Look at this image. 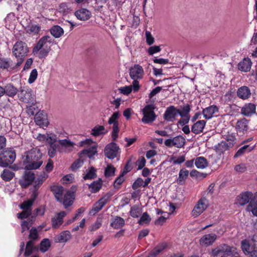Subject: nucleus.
<instances>
[{
	"label": "nucleus",
	"mask_w": 257,
	"mask_h": 257,
	"mask_svg": "<svg viewBox=\"0 0 257 257\" xmlns=\"http://www.w3.org/2000/svg\"><path fill=\"white\" fill-rule=\"evenodd\" d=\"M43 154L38 148H33L26 152L22 156V162L27 170H36L43 164Z\"/></svg>",
	"instance_id": "1"
},
{
	"label": "nucleus",
	"mask_w": 257,
	"mask_h": 257,
	"mask_svg": "<svg viewBox=\"0 0 257 257\" xmlns=\"http://www.w3.org/2000/svg\"><path fill=\"white\" fill-rule=\"evenodd\" d=\"M53 40L49 36L42 37L37 43L33 49V53L35 55L38 53V57L40 59L45 58L50 51V47H44L47 43L51 44Z\"/></svg>",
	"instance_id": "2"
},
{
	"label": "nucleus",
	"mask_w": 257,
	"mask_h": 257,
	"mask_svg": "<svg viewBox=\"0 0 257 257\" xmlns=\"http://www.w3.org/2000/svg\"><path fill=\"white\" fill-rule=\"evenodd\" d=\"M13 54L17 59L16 66H20L29 52L27 44L22 41H17L13 46Z\"/></svg>",
	"instance_id": "3"
},
{
	"label": "nucleus",
	"mask_w": 257,
	"mask_h": 257,
	"mask_svg": "<svg viewBox=\"0 0 257 257\" xmlns=\"http://www.w3.org/2000/svg\"><path fill=\"white\" fill-rule=\"evenodd\" d=\"M214 257H242L237 252L235 247L223 244L212 251Z\"/></svg>",
	"instance_id": "4"
},
{
	"label": "nucleus",
	"mask_w": 257,
	"mask_h": 257,
	"mask_svg": "<svg viewBox=\"0 0 257 257\" xmlns=\"http://www.w3.org/2000/svg\"><path fill=\"white\" fill-rule=\"evenodd\" d=\"M154 102V100L151 101V104L146 105L142 109L143 116L142 121L145 124L152 123L157 118V116L154 112L156 108Z\"/></svg>",
	"instance_id": "5"
},
{
	"label": "nucleus",
	"mask_w": 257,
	"mask_h": 257,
	"mask_svg": "<svg viewBox=\"0 0 257 257\" xmlns=\"http://www.w3.org/2000/svg\"><path fill=\"white\" fill-rule=\"evenodd\" d=\"M257 199V192L253 194L251 191H244L240 193L236 197V203L244 206L248 203L247 206L251 205L252 200Z\"/></svg>",
	"instance_id": "6"
},
{
	"label": "nucleus",
	"mask_w": 257,
	"mask_h": 257,
	"mask_svg": "<svg viewBox=\"0 0 257 257\" xmlns=\"http://www.w3.org/2000/svg\"><path fill=\"white\" fill-rule=\"evenodd\" d=\"M16 153L13 149L7 150L0 154V166L7 167L12 164L16 159Z\"/></svg>",
	"instance_id": "7"
},
{
	"label": "nucleus",
	"mask_w": 257,
	"mask_h": 257,
	"mask_svg": "<svg viewBox=\"0 0 257 257\" xmlns=\"http://www.w3.org/2000/svg\"><path fill=\"white\" fill-rule=\"evenodd\" d=\"M112 142L106 145L104 149V154L106 157L113 160L119 156L120 149L118 145L112 140Z\"/></svg>",
	"instance_id": "8"
},
{
	"label": "nucleus",
	"mask_w": 257,
	"mask_h": 257,
	"mask_svg": "<svg viewBox=\"0 0 257 257\" xmlns=\"http://www.w3.org/2000/svg\"><path fill=\"white\" fill-rule=\"evenodd\" d=\"M208 200L205 197H202L198 200L194 206L191 214L194 218L201 214L208 207Z\"/></svg>",
	"instance_id": "9"
},
{
	"label": "nucleus",
	"mask_w": 257,
	"mask_h": 257,
	"mask_svg": "<svg viewBox=\"0 0 257 257\" xmlns=\"http://www.w3.org/2000/svg\"><path fill=\"white\" fill-rule=\"evenodd\" d=\"M120 115L118 111L114 112L108 119V123L112 124V131L111 132V138L113 141H116L118 137L119 128L118 127V119Z\"/></svg>",
	"instance_id": "10"
},
{
	"label": "nucleus",
	"mask_w": 257,
	"mask_h": 257,
	"mask_svg": "<svg viewBox=\"0 0 257 257\" xmlns=\"http://www.w3.org/2000/svg\"><path fill=\"white\" fill-rule=\"evenodd\" d=\"M186 143L185 138L179 135L174 137L173 139H168L165 140L164 144L166 146L171 148L175 147L177 148H182Z\"/></svg>",
	"instance_id": "11"
},
{
	"label": "nucleus",
	"mask_w": 257,
	"mask_h": 257,
	"mask_svg": "<svg viewBox=\"0 0 257 257\" xmlns=\"http://www.w3.org/2000/svg\"><path fill=\"white\" fill-rule=\"evenodd\" d=\"M48 177V174L45 172H43L37 177V179L33 181V186L31 188L32 194H36L38 197L39 195L38 190Z\"/></svg>",
	"instance_id": "12"
},
{
	"label": "nucleus",
	"mask_w": 257,
	"mask_h": 257,
	"mask_svg": "<svg viewBox=\"0 0 257 257\" xmlns=\"http://www.w3.org/2000/svg\"><path fill=\"white\" fill-rule=\"evenodd\" d=\"M179 115L178 108L174 105H170L167 107L164 114L163 118L167 122H174L176 117Z\"/></svg>",
	"instance_id": "13"
},
{
	"label": "nucleus",
	"mask_w": 257,
	"mask_h": 257,
	"mask_svg": "<svg viewBox=\"0 0 257 257\" xmlns=\"http://www.w3.org/2000/svg\"><path fill=\"white\" fill-rule=\"evenodd\" d=\"M20 100L25 103H33L34 95L31 89H21L18 94Z\"/></svg>",
	"instance_id": "14"
},
{
	"label": "nucleus",
	"mask_w": 257,
	"mask_h": 257,
	"mask_svg": "<svg viewBox=\"0 0 257 257\" xmlns=\"http://www.w3.org/2000/svg\"><path fill=\"white\" fill-rule=\"evenodd\" d=\"M144 74L143 67L139 64H135L130 69V75L132 79H141L143 78Z\"/></svg>",
	"instance_id": "15"
},
{
	"label": "nucleus",
	"mask_w": 257,
	"mask_h": 257,
	"mask_svg": "<svg viewBox=\"0 0 257 257\" xmlns=\"http://www.w3.org/2000/svg\"><path fill=\"white\" fill-rule=\"evenodd\" d=\"M111 195V194H107L105 196L100 199L93 205L91 212L94 214L99 212L107 203Z\"/></svg>",
	"instance_id": "16"
},
{
	"label": "nucleus",
	"mask_w": 257,
	"mask_h": 257,
	"mask_svg": "<svg viewBox=\"0 0 257 257\" xmlns=\"http://www.w3.org/2000/svg\"><path fill=\"white\" fill-rule=\"evenodd\" d=\"M217 235L214 233H209L203 235L199 240L200 244L208 246L212 245L216 240Z\"/></svg>",
	"instance_id": "17"
},
{
	"label": "nucleus",
	"mask_w": 257,
	"mask_h": 257,
	"mask_svg": "<svg viewBox=\"0 0 257 257\" xmlns=\"http://www.w3.org/2000/svg\"><path fill=\"white\" fill-rule=\"evenodd\" d=\"M35 121L37 125L41 127L47 126L49 123L47 115L43 111H39L36 114Z\"/></svg>",
	"instance_id": "18"
},
{
	"label": "nucleus",
	"mask_w": 257,
	"mask_h": 257,
	"mask_svg": "<svg viewBox=\"0 0 257 257\" xmlns=\"http://www.w3.org/2000/svg\"><path fill=\"white\" fill-rule=\"evenodd\" d=\"M74 15L77 19L80 21H85L90 18L91 13L87 9L81 8L77 10L75 12Z\"/></svg>",
	"instance_id": "19"
},
{
	"label": "nucleus",
	"mask_w": 257,
	"mask_h": 257,
	"mask_svg": "<svg viewBox=\"0 0 257 257\" xmlns=\"http://www.w3.org/2000/svg\"><path fill=\"white\" fill-rule=\"evenodd\" d=\"M252 62L250 58L247 57L244 58L240 61L238 65V69L241 71L247 72L250 71Z\"/></svg>",
	"instance_id": "20"
},
{
	"label": "nucleus",
	"mask_w": 257,
	"mask_h": 257,
	"mask_svg": "<svg viewBox=\"0 0 257 257\" xmlns=\"http://www.w3.org/2000/svg\"><path fill=\"white\" fill-rule=\"evenodd\" d=\"M66 213L64 211H62L57 214L56 217H53L51 219L52 226L54 228H58L63 222V218Z\"/></svg>",
	"instance_id": "21"
},
{
	"label": "nucleus",
	"mask_w": 257,
	"mask_h": 257,
	"mask_svg": "<svg viewBox=\"0 0 257 257\" xmlns=\"http://www.w3.org/2000/svg\"><path fill=\"white\" fill-rule=\"evenodd\" d=\"M256 106L252 103L245 104L241 109V113L245 116H250L255 112Z\"/></svg>",
	"instance_id": "22"
},
{
	"label": "nucleus",
	"mask_w": 257,
	"mask_h": 257,
	"mask_svg": "<svg viewBox=\"0 0 257 257\" xmlns=\"http://www.w3.org/2000/svg\"><path fill=\"white\" fill-rule=\"evenodd\" d=\"M218 110L219 109L216 105H212L203 109L202 114L206 119H209L212 118L213 114Z\"/></svg>",
	"instance_id": "23"
},
{
	"label": "nucleus",
	"mask_w": 257,
	"mask_h": 257,
	"mask_svg": "<svg viewBox=\"0 0 257 257\" xmlns=\"http://www.w3.org/2000/svg\"><path fill=\"white\" fill-rule=\"evenodd\" d=\"M12 61L10 59L0 57V69L8 70L9 68L14 69L19 66H16V64L13 65Z\"/></svg>",
	"instance_id": "24"
},
{
	"label": "nucleus",
	"mask_w": 257,
	"mask_h": 257,
	"mask_svg": "<svg viewBox=\"0 0 257 257\" xmlns=\"http://www.w3.org/2000/svg\"><path fill=\"white\" fill-rule=\"evenodd\" d=\"M248 120L245 118H242L238 120L235 125V128L237 131L242 133L247 132L248 129Z\"/></svg>",
	"instance_id": "25"
},
{
	"label": "nucleus",
	"mask_w": 257,
	"mask_h": 257,
	"mask_svg": "<svg viewBox=\"0 0 257 257\" xmlns=\"http://www.w3.org/2000/svg\"><path fill=\"white\" fill-rule=\"evenodd\" d=\"M5 94L11 97H14L18 93V89L12 83L7 84L4 87Z\"/></svg>",
	"instance_id": "26"
},
{
	"label": "nucleus",
	"mask_w": 257,
	"mask_h": 257,
	"mask_svg": "<svg viewBox=\"0 0 257 257\" xmlns=\"http://www.w3.org/2000/svg\"><path fill=\"white\" fill-rule=\"evenodd\" d=\"M206 122V121L204 120L197 121L192 126V132L196 135L202 133L205 126Z\"/></svg>",
	"instance_id": "27"
},
{
	"label": "nucleus",
	"mask_w": 257,
	"mask_h": 257,
	"mask_svg": "<svg viewBox=\"0 0 257 257\" xmlns=\"http://www.w3.org/2000/svg\"><path fill=\"white\" fill-rule=\"evenodd\" d=\"M74 199V193L70 191H68L64 195V199H62V202L61 203H63L65 208H67L73 204Z\"/></svg>",
	"instance_id": "28"
},
{
	"label": "nucleus",
	"mask_w": 257,
	"mask_h": 257,
	"mask_svg": "<svg viewBox=\"0 0 257 257\" xmlns=\"http://www.w3.org/2000/svg\"><path fill=\"white\" fill-rule=\"evenodd\" d=\"M51 191L53 192L57 201L62 202L64 188L60 186H53L51 187Z\"/></svg>",
	"instance_id": "29"
},
{
	"label": "nucleus",
	"mask_w": 257,
	"mask_h": 257,
	"mask_svg": "<svg viewBox=\"0 0 257 257\" xmlns=\"http://www.w3.org/2000/svg\"><path fill=\"white\" fill-rule=\"evenodd\" d=\"M37 198V194H31L30 199L24 201L20 204V208L25 210H31L32 212V206Z\"/></svg>",
	"instance_id": "30"
},
{
	"label": "nucleus",
	"mask_w": 257,
	"mask_h": 257,
	"mask_svg": "<svg viewBox=\"0 0 257 257\" xmlns=\"http://www.w3.org/2000/svg\"><path fill=\"white\" fill-rule=\"evenodd\" d=\"M167 246L166 242H163L157 245L148 254V257H155L161 253Z\"/></svg>",
	"instance_id": "31"
},
{
	"label": "nucleus",
	"mask_w": 257,
	"mask_h": 257,
	"mask_svg": "<svg viewBox=\"0 0 257 257\" xmlns=\"http://www.w3.org/2000/svg\"><path fill=\"white\" fill-rule=\"evenodd\" d=\"M237 95L238 97L242 99H245L250 97L251 95L250 90L248 87L243 86L238 89Z\"/></svg>",
	"instance_id": "32"
},
{
	"label": "nucleus",
	"mask_w": 257,
	"mask_h": 257,
	"mask_svg": "<svg viewBox=\"0 0 257 257\" xmlns=\"http://www.w3.org/2000/svg\"><path fill=\"white\" fill-rule=\"evenodd\" d=\"M125 224V221L123 218L120 216H115L110 224V226L115 229L122 228Z\"/></svg>",
	"instance_id": "33"
},
{
	"label": "nucleus",
	"mask_w": 257,
	"mask_h": 257,
	"mask_svg": "<svg viewBox=\"0 0 257 257\" xmlns=\"http://www.w3.org/2000/svg\"><path fill=\"white\" fill-rule=\"evenodd\" d=\"M107 133V131L104 126L100 125H95L92 130L91 135L93 137H96L101 135L103 136Z\"/></svg>",
	"instance_id": "34"
},
{
	"label": "nucleus",
	"mask_w": 257,
	"mask_h": 257,
	"mask_svg": "<svg viewBox=\"0 0 257 257\" xmlns=\"http://www.w3.org/2000/svg\"><path fill=\"white\" fill-rule=\"evenodd\" d=\"M241 248L244 254L246 255H248L250 252L255 249V247L250 245L248 240L243 239L241 241Z\"/></svg>",
	"instance_id": "35"
},
{
	"label": "nucleus",
	"mask_w": 257,
	"mask_h": 257,
	"mask_svg": "<svg viewBox=\"0 0 257 257\" xmlns=\"http://www.w3.org/2000/svg\"><path fill=\"white\" fill-rule=\"evenodd\" d=\"M27 33L33 35H38L41 30L39 25L29 24L25 28Z\"/></svg>",
	"instance_id": "36"
},
{
	"label": "nucleus",
	"mask_w": 257,
	"mask_h": 257,
	"mask_svg": "<svg viewBox=\"0 0 257 257\" xmlns=\"http://www.w3.org/2000/svg\"><path fill=\"white\" fill-rule=\"evenodd\" d=\"M102 185V181L99 179L96 181H93L88 186L90 191L92 193L97 192L101 188Z\"/></svg>",
	"instance_id": "37"
},
{
	"label": "nucleus",
	"mask_w": 257,
	"mask_h": 257,
	"mask_svg": "<svg viewBox=\"0 0 257 257\" xmlns=\"http://www.w3.org/2000/svg\"><path fill=\"white\" fill-rule=\"evenodd\" d=\"M255 145L250 146L248 145H244L243 147H241L235 154L234 157L237 158L238 157L241 156L245 152H250L252 151L254 148Z\"/></svg>",
	"instance_id": "38"
},
{
	"label": "nucleus",
	"mask_w": 257,
	"mask_h": 257,
	"mask_svg": "<svg viewBox=\"0 0 257 257\" xmlns=\"http://www.w3.org/2000/svg\"><path fill=\"white\" fill-rule=\"evenodd\" d=\"M50 33L55 38H60L64 34L63 29L58 25H55L50 30Z\"/></svg>",
	"instance_id": "39"
},
{
	"label": "nucleus",
	"mask_w": 257,
	"mask_h": 257,
	"mask_svg": "<svg viewBox=\"0 0 257 257\" xmlns=\"http://www.w3.org/2000/svg\"><path fill=\"white\" fill-rule=\"evenodd\" d=\"M23 178L27 185L32 184L35 178V175L34 172L31 170H27L25 171Z\"/></svg>",
	"instance_id": "40"
},
{
	"label": "nucleus",
	"mask_w": 257,
	"mask_h": 257,
	"mask_svg": "<svg viewBox=\"0 0 257 257\" xmlns=\"http://www.w3.org/2000/svg\"><path fill=\"white\" fill-rule=\"evenodd\" d=\"M189 175V171L185 169H182L180 170L179 177L177 179V183L179 185L184 184L185 180Z\"/></svg>",
	"instance_id": "41"
},
{
	"label": "nucleus",
	"mask_w": 257,
	"mask_h": 257,
	"mask_svg": "<svg viewBox=\"0 0 257 257\" xmlns=\"http://www.w3.org/2000/svg\"><path fill=\"white\" fill-rule=\"evenodd\" d=\"M195 164L198 169H204L208 166V162L204 157H199L196 159Z\"/></svg>",
	"instance_id": "42"
},
{
	"label": "nucleus",
	"mask_w": 257,
	"mask_h": 257,
	"mask_svg": "<svg viewBox=\"0 0 257 257\" xmlns=\"http://www.w3.org/2000/svg\"><path fill=\"white\" fill-rule=\"evenodd\" d=\"M224 139L229 147L231 148H232L235 144L236 138L233 133L227 132V133L224 136Z\"/></svg>",
	"instance_id": "43"
},
{
	"label": "nucleus",
	"mask_w": 257,
	"mask_h": 257,
	"mask_svg": "<svg viewBox=\"0 0 257 257\" xmlns=\"http://www.w3.org/2000/svg\"><path fill=\"white\" fill-rule=\"evenodd\" d=\"M97 148L96 146H92L87 149L82 150L80 154L86 155L89 158H91L97 153Z\"/></svg>",
	"instance_id": "44"
},
{
	"label": "nucleus",
	"mask_w": 257,
	"mask_h": 257,
	"mask_svg": "<svg viewBox=\"0 0 257 257\" xmlns=\"http://www.w3.org/2000/svg\"><path fill=\"white\" fill-rule=\"evenodd\" d=\"M59 147V146L58 144L51 143L50 145H49L48 147V153L50 158H53L56 156Z\"/></svg>",
	"instance_id": "45"
},
{
	"label": "nucleus",
	"mask_w": 257,
	"mask_h": 257,
	"mask_svg": "<svg viewBox=\"0 0 257 257\" xmlns=\"http://www.w3.org/2000/svg\"><path fill=\"white\" fill-rule=\"evenodd\" d=\"M71 234L69 231L65 230L62 231L57 237L59 242H66L71 238Z\"/></svg>",
	"instance_id": "46"
},
{
	"label": "nucleus",
	"mask_w": 257,
	"mask_h": 257,
	"mask_svg": "<svg viewBox=\"0 0 257 257\" xmlns=\"http://www.w3.org/2000/svg\"><path fill=\"white\" fill-rule=\"evenodd\" d=\"M178 114L180 116H190L189 112L191 111V105L188 104H185L181 107V109H178Z\"/></svg>",
	"instance_id": "47"
},
{
	"label": "nucleus",
	"mask_w": 257,
	"mask_h": 257,
	"mask_svg": "<svg viewBox=\"0 0 257 257\" xmlns=\"http://www.w3.org/2000/svg\"><path fill=\"white\" fill-rule=\"evenodd\" d=\"M230 148H231L229 147L228 145L226 143V142L224 141H222L220 143L218 144L217 145L215 146L216 151L219 153H223Z\"/></svg>",
	"instance_id": "48"
},
{
	"label": "nucleus",
	"mask_w": 257,
	"mask_h": 257,
	"mask_svg": "<svg viewBox=\"0 0 257 257\" xmlns=\"http://www.w3.org/2000/svg\"><path fill=\"white\" fill-rule=\"evenodd\" d=\"M14 176V173L8 169H5L1 175V178L5 181H11Z\"/></svg>",
	"instance_id": "49"
},
{
	"label": "nucleus",
	"mask_w": 257,
	"mask_h": 257,
	"mask_svg": "<svg viewBox=\"0 0 257 257\" xmlns=\"http://www.w3.org/2000/svg\"><path fill=\"white\" fill-rule=\"evenodd\" d=\"M141 213L142 209L137 205L131 207L130 211V214L133 218H138Z\"/></svg>",
	"instance_id": "50"
},
{
	"label": "nucleus",
	"mask_w": 257,
	"mask_h": 257,
	"mask_svg": "<svg viewBox=\"0 0 257 257\" xmlns=\"http://www.w3.org/2000/svg\"><path fill=\"white\" fill-rule=\"evenodd\" d=\"M34 242L33 240H29L26 243L24 255L30 256L33 252L34 249Z\"/></svg>",
	"instance_id": "51"
},
{
	"label": "nucleus",
	"mask_w": 257,
	"mask_h": 257,
	"mask_svg": "<svg viewBox=\"0 0 257 257\" xmlns=\"http://www.w3.org/2000/svg\"><path fill=\"white\" fill-rule=\"evenodd\" d=\"M96 172V170L93 167H91L89 168V170L87 172L86 174L84 176L83 179L84 180H87L95 178L97 176Z\"/></svg>",
	"instance_id": "52"
},
{
	"label": "nucleus",
	"mask_w": 257,
	"mask_h": 257,
	"mask_svg": "<svg viewBox=\"0 0 257 257\" xmlns=\"http://www.w3.org/2000/svg\"><path fill=\"white\" fill-rule=\"evenodd\" d=\"M29 238L30 239V240H33L34 242L35 240H38L39 239V236L38 233V230L36 227H33L30 229L29 234Z\"/></svg>",
	"instance_id": "53"
},
{
	"label": "nucleus",
	"mask_w": 257,
	"mask_h": 257,
	"mask_svg": "<svg viewBox=\"0 0 257 257\" xmlns=\"http://www.w3.org/2000/svg\"><path fill=\"white\" fill-rule=\"evenodd\" d=\"M50 246V242L47 238L43 239L40 243V250L42 252L47 251Z\"/></svg>",
	"instance_id": "54"
},
{
	"label": "nucleus",
	"mask_w": 257,
	"mask_h": 257,
	"mask_svg": "<svg viewBox=\"0 0 257 257\" xmlns=\"http://www.w3.org/2000/svg\"><path fill=\"white\" fill-rule=\"evenodd\" d=\"M123 174H120L118 177H117L114 183L113 186L114 188L119 189L120 185L124 181V178Z\"/></svg>",
	"instance_id": "55"
},
{
	"label": "nucleus",
	"mask_w": 257,
	"mask_h": 257,
	"mask_svg": "<svg viewBox=\"0 0 257 257\" xmlns=\"http://www.w3.org/2000/svg\"><path fill=\"white\" fill-rule=\"evenodd\" d=\"M115 168L112 165H108L105 169L104 175L106 177L112 176L114 175Z\"/></svg>",
	"instance_id": "56"
},
{
	"label": "nucleus",
	"mask_w": 257,
	"mask_h": 257,
	"mask_svg": "<svg viewBox=\"0 0 257 257\" xmlns=\"http://www.w3.org/2000/svg\"><path fill=\"white\" fill-rule=\"evenodd\" d=\"M83 164V161L80 159L75 160L71 166V169L72 171H76L79 168L82 166Z\"/></svg>",
	"instance_id": "57"
},
{
	"label": "nucleus",
	"mask_w": 257,
	"mask_h": 257,
	"mask_svg": "<svg viewBox=\"0 0 257 257\" xmlns=\"http://www.w3.org/2000/svg\"><path fill=\"white\" fill-rule=\"evenodd\" d=\"M247 210L251 211L254 215L257 216V199L255 201H252L251 205L247 206Z\"/></svg>",
	"instance_id": "58"
},
{
	"label": "nucleus",
	"mask_w": 257,
	"mask_h": 257,
	"mask_svg": "<svg viewBox=\"0 0 257 257\" xmlns=\"http://www.w3.org/2000/svg\"><path fill=\"white\" fill-rule=\"evenodd\" d=\"M33 225V222L28 221H23L21 223L22 233L26 230H28L30 227Z\"/></svg>",
	"instance_id": "59"
},
{
	"label": "nucleus",
	"mask_w": 257,
	"mask_h": 257,
	"mask_svg": "<svg viewBox=\"0 0 257 257\" xmlns=\"http://www.w3.org/2000/svg\"><path fill=\"white\" fill-rule=\"evenodd\" d=\"M151 220V218L150 217L149 214L146 212H144L141 217L140 218V219L139 220V222L141 223V222L144 223L148 224L150 223V222Z\"/></svg>",
	"instance_id": "60"
},
{
	"label": "nucleus",
	"mask_w": 257,
	"mask_h": 257,
	"mask_svg": "<svg viewBox=\"0 0 257 257\" xmlns=\"http://www.w3.org/2000/svg\"><path fill=\"white\" fill-rule=\"evenodd\" d=\"M144 181L142 178H137L132 185V188L134 190H137L139 187L143 186Z\"/></svg>",
	"instance_id": "61"
},
{
	"label": "nucleus",
	"mask_w": 257,
	"mask_h": 257,
	"mask_svg": "<svg viewBox=\"0 0 257 257\" xmlns=\"http://www.w3.org/2000/svg\"><path fill=\"white\" fill-rule=\"evenodd\" d=\"M145 158L142 156L140 157L138 160L136 161V165L138 166V170H141L144 168L146 164Z\"/></svg>",
	"instance_id": "62"
},
{
	"label": "nucleus",
	"mask_w": 257,
	"mask_h": 257,
	"mask_svg": "<svg viewBox=\"0 0 257 257\" xmlns=\"http://www.w3.org/2000/svg\"><path fill=\"white\" fill-rule=\"evenodd\" d=\"M161 49L160 46H153L150 47L148 49V53L150 55H153L154 54L160 52Z\"/></svg>",
	"instance_id": "63"
},
{
	"label": "nucleus",
	"mask_w": 257,
	"mask_h": 257,
	"mask_svg": "<svg viewBox=\"0 0 257 257\" xmlns=\"http://www.w3.org/2000/svg\"><path fill=\"white\" fill-rule=\"evenodd\" d=\"M145 35L147 44L149 45H152L154 43L155 40L151 32L148 31H146L145 32Z\"/></svg>",
	"instance_id": "64"
}]
</instances>
